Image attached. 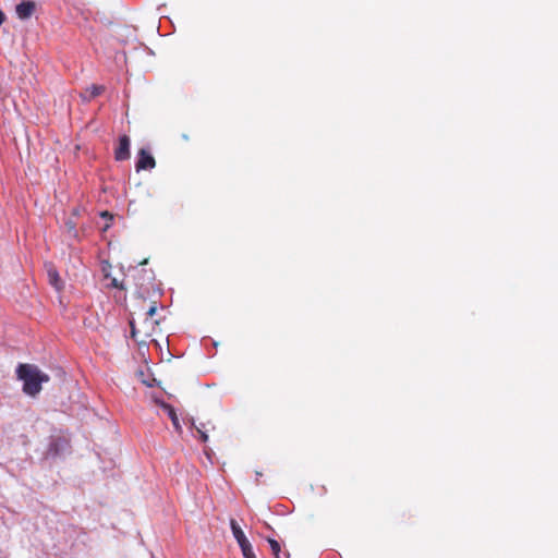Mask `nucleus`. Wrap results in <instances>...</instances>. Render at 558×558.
<instances>
[{
	"instance_id": "nucleus-1",
	"label": "nucleus",
	"mask_w": 558,
	"mask_h": 558,
	"mask_svg": "<svg viewBox=\"0 0 558 558\" xmlns=\"http://www.w3.org/2000/svg\"><path fill=\"white\" fill-rule=\"evenodd\" d=\"M17 377L24 381L23 391L29 396H36L41 390V384L49 381V376L41 373L32 364H20L16 369Z\"/></svg>"
},
{
	"instance_id": "nucleus-7",
	"label": "nucleus",
	"mask_w": 558,
	"mask_h": 558,
	"mask_svg": "<svg viewBox=\"0 0 558 558\" xmlns=\"http://www.w3.org/2000/svg\"><path fill=\"white\" fill-rule=\"evenodd\" d=\"M104 86L101 85H92L90 87H87L83 93H82V98L85 100V101H90L92 99L96 98L97 96L101 95V93L104 92Z\"/></svg>"
},
{
	"instance_id": "nucleus-21",
	"label": "nucleus",
	"mask_w": 558,
	"mask_h": 558,
	"mask_svg": "<svg viewBox=\"0 0 558 558\" xmlns=\"http://www.w3.org/2000/svg\"><path fill=\"white\" fill-rule=\"evenodd\" d=\"M119 140H122V141H125V140H129L125 135L120 137Z\"/></svg>"
},
{
	"instance_id": "nucleus-13",
	"label": "nucleus",
	"mask_w": 558,
	"mask_h": 558,
	"mask_svg": "<svg viewBox=\"0 0 558 558\" xmlns=\"http://www.w3.org/2000/svg\"><path fill=\"white\" fill-rule=\"evenodd\" d=\"M156 312H157V302L153 301V302H150V305H149L147 312L145 313V317H148L149 319H155L154 316L156 315Z\"/></svg>"
},
{
	"instance_id": "nucleus-3",
	"label": "nucleus",
	"mask_w": 558,
	"mask_h": 558,
	"mask_svg": "<svg viewBox=\"0 0 558 558\" xmlns=\"http://www.w3.org/2000/svg\"><path fill=\"white\" fill-rule=\"evenodd\" d=\"M230 527H231L234 538L236 539V542L242 550L243 557L244 558H256L251 543L248 542L244 532L242 531V529L240 527V525L236 523V521L234 519H231Z\"/></svg>"
},
{
	"instance_id": "nucleus-12",
	"label": "nucleus",
	"mask_w": 558,
	"mask_h": 558,
	"mask_svg": "<svg viewBox=\"0 0 558 558\" xmlns=\"http://www.w3.org/2000/svg\"><path fill=\"white\" fill-rule=\"evenodd\" d=\"M268 543H269V546L271 548V551H272L275 558H280V553H281L280 544L274 538H268Z\"/></svg>"
},
{
	"instance_id": "nucleus-8",
	"label": "nucleus",
	"mask_w": 558,
	"mask_h": 558,
	"mask_svg": "<svg viewBox=\"0 0 558 558\" xmlns=\"http://www.w3.org/2000/svg\"><path fill=\"white\" fill-rule=\"evenodd\" d=\"M119 146L114 150V157L117 160H126L130 158V142H119Z\"/></svg>"
},
{
	"instance_id": "nucleus-5",
	"label": "nucleus",
	"mask_w": 558,
	"mask_h": 558,
	"mask_svg": "<svg viewBox=\"0 0 558 558\" xmlns=\"http://www.w3.org/2000/svg\"><path fill=\"white\" fill-rule=\"evenodd\" d=\"M35 9L36 3L34 1H23L16 5L15 12L19 19L27 20L34 14Z\"/></svg>"
},
{
	"instance_id": "nucleus-16",
	"label": "nucleus",
	"mask_w": 558,
	"mask_h": 558,
	"mask_svg": "<svg viewBox=\"0 0 558 558\" xmlns=\"http://www.w3.org/2000/svg\"><path fill=\"white\" fill-rule=\"evenodd\" d=\"M4 21H5V14L3 13L2 10H0V26L3 24Z\"/></svg>"
},
{
	"instance_id": "nucleus-15",
	"label": "nucleus",
	"mask_w": 558,
	"mask_h": 558,
	"mask_svg": "<svg viewBox=\"0 0 558 558\" xmlns=\"http://www.w3.org/2000/svg\"><path fill=\"white\" fill-rule=\"evenodd\" d=\"M78 215H80V208H78V207L73 208V210H72V216H71V217L74 219V218H76Z\"/></svg>"
},
{
	"instance_id": "nucleus-18",
	"label": "nucleus",
	"mask_w": 558,
	"mask_h": 558,
	"mask_svg": "<svg viewBox=\"0 0 558 558\" xmlns=\"http://www.w3.org/2000/svg\"><path fill=\"white\" fill-rule=\"evenodd\" d=\"M289 557H290L289 553H283V555L280 554V558H289Z\"/></svg>"
},
{
	"instance_id": "nucleus-6",
	"label": "nucleus",
	"mask_w": 558,
	"mask_h": 558,
	"mask_svg": "<svg viewBox=\"0 0 558 558\" xmlns=\"http://www.w3.org/2000/svg\"><path fill=\"white\" fill-rule=\"evenodd\" d=\"M160 408L162 409V411L167 414V416L171 420L172 422V425L174 427V429L178 432V433H182V426L180 424V421H179V417H178V414L174 410V408L169 404V403H166L163 401L161 402H158Z\"/></svg>"
},
{
	"instance_id": "nucleus-14",
	"label": "nucleus",
	"mask_w": 558,
	"mask_h": 558,
	"mask_svg": "<svg viewBox=\"0 0 558 558\" xmlns=\"http://www.w3.org/2000/svg\"><path fill=\"white\" fill-rule=\"evenodd\" d=\"M110 286H111L112 288H117V289H121V290H123V289H124L123 283H122V282H120V281H119L118 279H116V278H111V280H110Z\"/></svg>"
},
{
	"instance_id": "nucleus-17",
	"label": "nucleus",
	"mask_w": 558,
	"mask_h": 558,
	"mask_svg": "<svg viewBox=\"0 0 558 558\" xmlns=\"http://www.w3.org/2000/svg\"><path fill=\"white\" fill-rule=\"evenodd\" d=\"M142 286H143V284H141V286H140L138 294H140L142 298H144V293H145V292L142 290Z\"/></svg>"
},
{
	"instance_id": "nucleus-4",
	"label": "nucleus",
	"mask_w": 558,
	"mask_h": 558,
	"mask_svg": "<svg viewBox=\"0 0 558 558\" xmlns=\"http://www.w3.org/2000/svg\"><path fill=\"white\" fill-rule=\"evenodd\" d=\"M155 166L156 161L153 155L148 150L142 148L138 151V157L135 166L136 171L153 169Z\"/></svg>"
},
{
	"instance_id": "nucleus-2",
	"label": "nucleus",
	"mask_w": 558,
	"mask_h": 558,
	"mask_svg": "<svg viewBox=\"0 0 558 558\" xmlns=\"http://www.w3.org/2000/svg\"><path fill=\"white\" fill-rule=\"evenodd\" d=\"M158 325V319H149L148 317H144L140 327L136 326L134 320H130L131 337L138 343H145L154 335Z\"/></svg>"
},
{
	"instance_id": "nucleus-9",
	"label": "nucleus",
	"mask_w": 558,
	"mask_h": 558,
	"mask_svg": "<svg viewBox=\"0 0 558 558\" xmlns=\"http://www.w3.org/2000/svg\"><path fill=\"white\" fill-rule=\"evenodd\" d=\"M48 280L51 286H53L57 290H60L62 288V281L61 278L52 266H49L47 269Z\"/></svg>"
},
{
	"instance_id": "nucleus-10",
	"label": "nucleus",
	"mask_w": 558,
	"mask_h": 558,
	"mask_svg": "<svg viewBox=\"0 0 558 558\" xmlns=\"http://www.w3.org/2000/svg\"><path fill=\"white\" fill-rule=\"evenodd\" d=\"M193 426L195 427L198 434L199 440L206 442L208 440V432L210 430V428H208L205 423H199V425H195L193 423ZM211 429H215V426H211Z\"/></svg>"
},
{
	"instance_id": "nucleus-11",
	"label": "nucleus",
	"mask_w": 558,
	"mask_h": 558,
	"mask_svg": "<svg viewBox=\"0 0 558 558\" xmlns=\"http://www.w3.org/2000/svg\"><path fill=\"white\" fill-rule=\"evenodd\" d=\"M64 226H65V229H66V232L68 234L73 238V239H77L78 238V231H77V222L75 219H73L72 217H70L65 222H64Z\"/></svg>"
},
{
	"instance_id": "nucleus-19",
	"label": "nucleus",
	"mask_w": 558,
	"mask_h": 558,
	"mask_svg": "<svg viewBox=\"0 0 558 558\" xmlns=\"http://www.w3.org/2000/svg\"><path fill=\"white\" fill-rule=\"evenodd\" d=\"M136 271H137L138 274L146 275V270H145V269H142V270L136 269Z\"/></svg>"
},
{
	"instance_id": "nucleus-20",
	"label": "nucleus",
	"mask_w": 558,
	"mask_h": 558,
	"mask_svg": "<svg viewBox=\"0 0 558 558\" xmlns=\"http://www.w3.org/2000/svg\"><path fill=\"white\" fill-rule=\"evenodd\" d=\"M147 264V259H144L143 262L140 263V265H145Z\"/></svg>"
}]
</instances>
